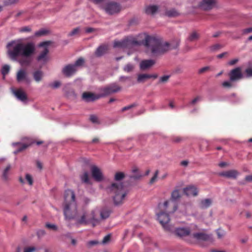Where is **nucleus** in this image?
Returning a JSON list of instances; mask_svg holds the SVG:
<instances>
[{"mask_svg": "<svg viewBox=\"0 0 252 252\" xmlns=\"http://www.w3.org/2000/svg\"><path fill=\"white\" fill-rule=\"evenodd\" d=\"M179 44L180 40L178 39L171 43H169L167 42H163L160 39L155 36L148 35L145 36V39L142 42L131 37H127L122 41H115L114 43V47L130 48L134 46L143 44L153 56H157L164 54L169 50L177 48Z\"/></svg>", "mask_w": 252, "mask_h": 252, "instance_id": "nucleus-1", "label": "nucleus"}, {"mask_svg": "<svg viewBox=\"0 0 252 252\" xmlns=\"http://www.w3.org/2000/svg\"><path fill=\"white\" fill-rule=\"evenodd\" d=\"M64 198L63 214L66 220H76V225L91 223L93 227L99 223V220L96 218L95 211H92L89 214L85 213L80 219H78V213L75 201V195L72 190H66Z\"/></svg>", "mask_w": 252, "mask_h": 252, "instance_id": "nucleus-2", "label": "nucleus"}, {"mask_svg": "<svg viewBox=\"0 0 252 252\" xmlns=\"http://www.w3.org/2000/svg\"><path fill=\"white\" fill-rule=\"evenodd\" d=\"M8 54L11 60L17 61L18 57H22L19 63L21 65L28 66L31 63L30 57L34 54L35 47L32 42L23 43L12 41L7 44Z\"/></svg>", "mask_w": 252, "mask_h": 252, "instance_id": "nucleus-3", "label": "nucleus"}, {"mask_svg": "<svg viewBox=\"0 0 252 252\" xmlns=\"http://www.w3.org/2000/svg\"><path fill=\"white\" fill-rule=\"evenodd\" d=\"M108 193L112 195L114 203L116 205L122 204L127 193L122 183H113L106 188Z\"/></svg>", "mask_w": 252, "mask_h": 252, "instance_id": "nucleus-4", "label": "nucleus"}, {"mask_svg": "<svg viewBox=\"0 0 252 252\" xmlns=\"http://www.w3.org/2000/svg\"><path fill=\"white\" fill-rule=\"evenodd\" d=\"M105 12L110 15L119 13L121 10V5L119 3L110 1L106 3L103 6Z\"/></svg>", "mask_w": 252, "mask_h": 252, "instance_id": "nucleus-5", "label": "nucleus"}, {"mask_svg": "<svg viewBox=\"0 0 252 252\" xmlns=\"http://www.w3.org/2000/svg\"><path fill=\"white\" fill-rule=\"evenodd\" d=\"M122 90L121 86L116 83L111 84L101 89V94L104 97L109 94L117 93Z\"/></svg>", "mask_w": 252, "mask_h": 252, "instance_id": "nucleus-6", "label": "nucleus"}, {"mask_svg": "<svg viewBox=\"0 0 252 252\" xmlns=\"http://www.w3.org/2000/svg\"><path fill=\"white\" fill-rule=\"evenodd\" d=\"M228 75L230 81L231 82L237 81L244 78L241 68L240 67L232 69L229 73Z\"/></svg>", "mask_w": 252, "mask_h": 252, "instance_id": "nucleus-7", "label": "nucleus"}, {"mask_svg": "<svg viewBox=\"0 0 252 252\" xmlns=\"http://www.w3.org/2000/svg\"><path fill=\"white\" fill-rule=\"evenodd\" d=\"M169 214L167 212H161L157 214L158 220L163 227L166 229L169 230V227L168 224L170 220Z\"/></svg>", "mask_w": 252, "mask_h": 252, "instance_id": "nucleus-8", "label": "nucleus"}, {"mask_svg": "<svg viewBox=\"0 0 252 252\" xmlns=\"http://www.w3.org/2000/svg\"><path fill=\"white\" fill-rule=\"evenodd\" d=\"M163 209L168 214L173 213L177 209V203L173 200H169L164 202Z\"/></svg>", "mask_w": 252, "mask_h": 252, "instance_id": "nucleus-9", "label": "nucleus"}, {"mask_svg": "<svg viewBox=\"0 0 252 252\" xmlns=\"http://www.w3.org/2000/svg\"><path fill=\"white\" fill-rule=\"evenodd\" d=\"M50 41H45L40 43L39 45V47H44L43 50L41 52L39 56L37 57L38 61H45L47 59L46 56L49 52L48 46L50 44Z\"/></svg>", "mask_w": 252, "mask_h": 252, "instance_id": "nucleus-10", "label": "nucleus"}, {"mask_svg": "<svg viewBox=\"0 0 252 252\" xmlns=\"http://www.w3.org/2000/svg\"><path fill=\"white\" fill-rule=\"evenodd\" d=\"M16 80L18 82L24 81L29 84L31 82V79L28 76V73L24 69H20L16 74Z\"/></svg>", "mask_w": 252, "mask_h": 252, "instance_id": "nucleus-11", "label": "nucleus"}, {"mask_svg": "<svg viewBox=\"0 0 252 252\" xmlns=\"http://www.w3.org/2000/svg\"><path fill=\"white\" fill-rule=\"evenodd\" d=\"M92 175L94 179L98 182L103 180V175L100 169L95 165H93L91 167Z\"/></svg>", "mask_w": 252, "mask_h": 252, "instance_id": "nucleus-12", "label": "nucleus"}, {"mask_svg": "<svg viewBox=\"0 0 252 252\" xmlns=\"http://www.w3.org/2000/svg\"><path fill=\"white\" fill-rule=\"evenodd\" d=\"M216 0H202L199 4V7L205 10H208L215 7Z\"/></svg>", "mask_w": 252, "mask_h": 252, "instance_id": "nucleus-13", "label": "nucleus"}, {"mask_svg": "<svg viewBox=\"0 0 252 252\" xmlns=\"http://www.w3.org/2000/svg\"><path fill=\"white\" fill-rule=\"evenodd\" d=\"M101 97H102L101 94H95L91 92H84L82 94L83 99L87 102L94 101Z\"/></svg>", "mask_w": 252, "mask_h": 252, "instance_id": "nucleus-14", "label": "nucleus"}, {"mask_svg": "<svg viewBox=\"0 0 252 252\" xmlns=\"http://www.w3.org/2000/svg\"><path fill=\"white\" fill-rule=\"evenodd\" d=\"M192 237L198 241H207L211 239V235L204 232L194 233Z\"/></svg>", "mask_w": 252, "mask_h": 252, "instance_id": "nucleus-15", "label": "nucleus"}, {"mask_svg": "<svg viewBox=\"0 0 252 252\" xmlns=\"http://www.w3.org/2000/svg\"><path fill=\"white\" fill-rule=\"evenodd\" d=\"M13 94L18 100L22 102H25L28 100V96L26 93L21 89L14 90Z\"/></svg>", "mask_w": 252, "mask_h": 252, "instance_id": "nucleus-16", "label": "nucleus"}, {"mask_svg": "<svg viewBox=\"0 0 252 252\" xmlns=\"http://www.w3.org/2000/svg\"><path fill=\"white\" fill-rule=\"evenodd\" d=\"M175 233L179 237H184L190 235V230L189 228L178 227L176 228Z\"/></svg>", "mask_w": 252, "mask_h": 252, "instance_id": "nucleus-17", "label": "nucleus"}, {"mask_svg": "<svg viewBox=\"0 0 252 252\" xmlns=\"http://www.w3.org/2000/svg\"><path fill=\"white\" fill-rule=\"evenodd\" d=\"M184 193L187 196H195L198 194V190L194 186H189L183 189Z\"/></svg>", "mask_w": 252, "mask_h": 252, "instance_id": "nucleus-18", "label": "nucleus"}, {"mask_svg": "<svg viewBox=\"0 0 252 252\" xmlns=\"http://www.w3.org/2000/svg\"><path fill=\"white\" fill-rule=\"evenodd\" d=\"M238 175L239 172L236 170H230L219 173V175L220 176L234 179H236Z\"/></svg>", "mask_w": 252, "mask_h": 252, "instance_id": "nucleus-19", "label": "nucleus"}, {"mask_svg": "<svg viewBox=\"0 0 252 252\" xmlns=\"http://www.w3.org/2000/svg\"><path fill=\"white\" fill-rule=\"evenodd\" d=\"M76 71L75 65L68 64L63 68L62 72L66 76L69 77L74 74Z\"/></svg>", "mask_w": 252, "mask_h": 252, "instance_id": "nucleus-20", "label": "nucleus"}, {"mask_svg": "<svg viewBox=\"0 0 252 252\" xmlns=\"http://www.w3.org/2000/svg\"><path fill=\"white\" fill-rule=\"evenodd\" d=\"M157 74H140L138 75L137 82L138 83H144L146 80L153 78L156 79L158 77Z\"/></svg>", "mask_w": 252, "mask_h": 252, "instance_id": "nucleus-21", "label": "nucleus"}, {"mask_svg": "<svg viewBox=\"0 0 252 252\" xmlns=\"http://www.w3.org/2000/svg\"><path fill=\"white\" fill-rule=\"evenodd\" d=\"M155 63V61L153 60H146L141 61L140 64V68L145 70L149 68Z\"/></svg>", "mask_w": 252, "mask_h": 252, "instance_id": "nucleus-22", "label": "nucleus"}, {"mask_svg": "<svg viewBox=\"0 0 252 252\" xmlns=\"http://www.w3.org/2000/svg\"><path fill=\"white\" fill-rule=\"evenodd\" d=\"M108 50V46L106 45H101L99 46L95 52V55L96 57H99L104 55Z\"/></svg>", "mask_w": 252, "mask_h": 252, "instance_id": "nucleus-23", "label": "nucleus"}, {"mask_svg": "<svg viewBox=\"0 0 252 252\" xmlns=\"http://www.w3.org/2000/svg\"><path fill=\"white\" fill-rule=\"evenodd\" d=\"M181 187H176L171 193V199L170 200L176 201L177 199H179L181 197Z\"/></svg>", "mask_w": 252, "mask_h": 252, "instance_id": "nucleus-24", "label": "nucleus"}, {"mask_svg": "<svg viewBox=\"0 0 252 252\" xmlns=\"http://www.w3.org/2000/svg\"><path fill=\"white\" fill-rule=\"evenodd\" d=\"M43 72L42 71L37 70L34 71L32 73V76L34 80L36 82H39L41 81L43 77Z\"/></svg>", "mask_w": 252, "mask_h": 252, "instance_id": "nucleus-25", "label": "nucleus"}, {"mask_svg": "<svg viewBox=\"0 0 252 252\" xmlns=\"http://www.w3.org/2000/svg\"><path fill=\"white\" fill-rule=\"evenodd\" d=\"M158 9V7L157 5H149L146 7L145 12L147 14L154 15L157 12Z\"/></svg>", "mask_w": 252, "mask_h": 252, "instance_id": "nucleus-26", "label": "nucleus"}, {"mask_svg": "<svg viewBox=\"0 0 252 252\" xmlns=\"http://www.w3.org/2000/svg\"><path fill=\"white\" fill-rule=\"evenodd\" d=\"M111 212L110 209L105 208H103L100 212L101 219L104 220L108 218L109 217Z\"/></svg>", "mask_w": 252, "mask_h": 252, "instance_id": "nucleus-27", "label": "nucleus"}, {"mask_svg": "<svg viewBox=\"0 0 252 252\" xmlns=\"http://www.w3.org/2000/svg\"><path fill=\"white\" fill-rule=\"evenodd\" d=\"M199 34L196 32L194 31L189 34L188 40L190 42H193L197 40L199 38Z\"/></svg>", "mask_w": 252, "mask_h": 252, "instance_id": "nucleus-28", "label": "nucleus"}, {"mask_svg": "<svg viewBox=\"0 0 252 252\" xmlns=\"http://www.w3.org/2000/svg\"><path fill=\"white\" fill-rule=\"evenodd\" d=\"M165 14L169 17H176L180 15L179 13L175 9L167 10L165 12Z\"/></svg>", "mask_w": 252, "mask_h": 252, "instance_id": "nucleus-29", "label": "nucleus"}, {"mask_svg": "<svg viewBox=\"0 0 252 252\" xmlns=\"http://www.w3.org/2000/svg\"><path fill=\"white\" fill-rule=\"evenodd\" d=\"M211 200L210 199H205L201 201L200 206L202 208H206L210 206Z\"/></svg>", "mask_w": 252, "mask_h": 252, "instance_id": "nucleus-30", "label": "nucleus"}, {"mask_svg": "<svg viewBox=\"0 0 252 252\" xmlns=\"http://www.w3.org/2000/svg\"><path fill=\"white\" fill-rule=\"evenodd\" d=\"M125 177V174L124 172H116L115 175L114 179L116 181H119L123 180Z\"/></svg>", "mask_w": 252, "mask_h": 252, "instance_id": "nucleus-31", "label": "nucleus"}, {"mask_svg": "<svg viewBox=\"0 0 252 252\" xmlns=\"http://www.w3.org/2000/svg\"><path fill=\"white\" fill-rule=\"evenodd\" d=\"M90 121L94 124H99L100 122L99 121L98 117L96 115L92 114L89 117Z\"/></svg>", "mask_w": 252, "mask_h": 252, "instance_id": "nucleus-32", "label": "nucleus"}, {"mask_svg": "<svg viewBox=\"0 0 252 252\" xmlns=\"http://www.w3.org/2000/svg\"><path fill=\"white\" fill-rule=\"evenodd\" d=\"M48 33V31L45 29H41L35 32L34 35L35 36H41L46 35Z\"/></svg>", "mask_w": 252, "mask_h": 252, "instance_id": "nucleus-33", "label": "nucleus"}, {"mask_svg": "<svg viewBox=\"0 0 252 252\" xmlns=\"http://www.w3.org/2000/svg\"><path fill=\"white\" fill-rule=\"evenodd\" d=\"M10 169V166L8 165L6 166V167L4 170L3 174H2V178L5 181H7L8 179V172L9 170Z\"/></svg>", "mask_w": 252, "mask_h": 252, "instance_id": "nucleus-34", "label": "nucleus"}, {"mask_svg": "<svg viewBox=\"0 0 252 252\" xmlns=\"http://www.w3.org/2000/svg\"><path fill=\"white\" fill-rule=\"evenodd\" d=\"M134 65L131 63H127L124 67V70L126 72H130L134 69Z\"/></svg>", "mask_w": 252, "mask_h": 252, "instance_id": "nucleus-35", "label": "nucleus"}, {"mask_svg": "<svg viewBox=\"0 0 252 252\" xmlns=\"http://www.w3.org/2000/svg\"><path fill=\"white\" fill-rule=\"evenodd\" d=\"M10 70V67L9 65L5 64L3 66L2 69H1V73L3 76L6 75L7 74L9 71Z\"/></svg>", "mask_w": 252, "mask_h": 252, "instance_id": "nucleus-36", "label": "nucleus"}, {"mask_svg": "<svg viewBox=\"0 0 252 252\" xmlns=\"http://www.w3.org/2000/svg\"><path fill=\"white\" fill-rule=\"evenodd\" d=\"M81 180L82 181L88 184L89 183V175L88 172H85L81 176Z\"/></svg>", "mask_w": 252, "mask_h": 252, "instance_id": "nucleus-37", "label": "nucleus"}, {"mask_svg": "<svg viewBox=\"0 0 252 252\" xmlns=\"http://www.w3.org/2000/svg\"><path fill=\"white\" fill-rule=\"evenodd\" d=\"M80 29L79 27L74 29L68 34V36H72L78 34L80 32Z\"/></svg>", "mask_w": 252, "mask_h": 252, "instance_id": "nucleus-38", "label": "nucleus"}, {"mask_svg": "<svg viewBox=\"0 0 252 252\" xmlns=\"http://www.w3.org/2000/svg\"><path fill=\"white\" fill-rule=\"evenodd\" d=\"M158 173H159V171L158 170H156L155 174H154V176L151 179L150 181V184H154L157 180V179L158 178Z\"/></svg>", "mask_w": 252, "mask_h": 252, "instance_id": "nucleus-39", "label": "nucleus"}, {"mask_svg": "<svg viewBox=\"0 0 252 252\" xmlns=\"http://www.w3.org/2000/svg\"><path fill=\"white\" fill-rule=\"evenodd\" d=\"M245 74L246 77H252V67H249L246 69Z\"/></svg>", "mask_w": 252, "mask_h": 252, "instance_id": "nucleus-40", "label": "nucleus"}, {"mask_svg": "<svg viewBox=\"0 0 252 252\" xmlns=\"http://www.w3.org/2000/svg\"><path fill=\"white\" fill-rule=\"evenodd\" d=\"M84 63V60L82 58H79L75 63L73 65H75V68H76V66L82 65Z\"/></svg>", "mask_w": 252, "mask_h": 252, "instance_id": "nucleus-41", "label": "nucleus"}, {"mask_svg": "<svg viewBox=\"0 0 252 252\" xmlns=\"http://www.w3.org/2000/svg\"><path fill=\"white\" fill-rule=\"evenodd\" d=\"M29 145L26 144H22L20 147L18 148V149L16 150V151L15 152V153H18L19 152H22V151L25 150L26 148H27L29 147Z\"/></svg>", "mask_w": 252, "mask_h": 252, "instance_id": "nucleus-42", "label": "nucleus"}, {"mask_svg": "<svg viewBox=\"0 0 252 252\" xmlns=\"http://www.w3.org/2000/svg\"><path fill=\"white\" fill-rule=\"evenodd\" d=\"M37 250V248L35 247H28L25 248L24 252H34Z\"/></svg>", "mask_w": 252, "mask_h": 252, "instance_id": "nucleus-43", "label": "nucleus"}, {"mask_svg": "<svg viewBox=\"0 0 252 252\" xmlns=\"http://www.w3.org/2000/svg\"><path fill=\"white\" fill-rule=\"evenodd\" d=\"M49 86L50 87L53 89H56L59 88L61 86V83L58 81H56L50 84Z\"/></svg>", "mask_w": 252, "mask_h": 252, "instance_id": "nucleus-44", "label": "nucleus"}, {"mask_svg": "<svg viewBox=\"0 0 252 252\" xmlns=\"http://www.w3.org/2000/svg\"><path fill=\"white\" fill-rule=\"evenodd\" d=\"M222 47L221 45L219 44H216L210 47V50L212 51H215Z\"/></svg>", "mask_w": 252, "mask_h": 252, "instance_id": "nucleus-45", "label": "nucleus"}, {"mask_svg": "<svg viewBox=\"0 0 252 252\" xmlns=\"http://www.w3.org/2000/svg\"><path fill=\"white\" fill-rule=\"evenodd\" d=\"M26 179L28 181V182L30 185L31 186L33 184L32 178L30 174H27L26 175Z\"/></svg>", "mask_w": 252, "mask_h": 252, "instance_id": "nucleus-46", "label": "nucleus"}, {"mask_svg": "<svg viewBox=\"0 0 252 252\" xmlns=\"http://www.w3.org/2000/svg\"><path fill=\"white\" fill-rule=\"evenodd\" d=\"M45 226L47 228L54 230H57L58 229L57 226L53 224L46 223Z\"/></svg>", "mask_w": 252, "mask_h": 252, "instance_id": "nucleus-47", "label": "nucleus"}, {"mask_svg": "<svg viewBox=\"0 0 252 252\" xmlns=\"http://www.w3.org/2000/svg\"><path fill=\"white\" fill-rule=\"evenodd\" d=\"M134 174V175H131L129 176L130 179L134 180H138L142 177V175L139 173Z\"/></svg>", "mask_w": 252, "mask_h": 252, "instance_id": "nucleus-48", "label": "nucleus"}, {"mask_svg": "<svg viewBox=\"0 0 252 252\" xmlns=\"http://www.w3.org/2000/svg\"><path fill=\"white\" fill-rule=\"evenodd\" d=\"M222 86L224 88H230L232 87V84L229 81H224L222 83Z\"/></svg>", "mask_w": 252, "mask_h": 252, "instance_id": "nucleus-49", "label": "nucleus"}, {"mask_svg": "<svg viewBox=\"0 0 252 252\" xmlns=\"http://www.w3.org/2000/svg\"><path fill=\"white\" fill-rule=\"evenodd\" d=\"M217 234L218 238L220 239L224 236L225 232L224 231H221L220 229H218L217 231Z\"/></svg>", "mask_w": 252, "mask_h": 252, "instance_id": "nucleus-50", "label": "nucleus"}, {"mask_svg": "<svg viewBox=\"0 0 252 252\" xmlns=\"http://www.w3.org/2000/svg\"><path fill=\"white\" fill-rule=\"evenodd\" d=\"M170 77L169 75H165L160 77L159 79V82L164 83L167 82Z\"/></svg>", "mask_w": 252, "mask_h": 252, "instance_id": "nucleus-51", "label": "nucleus"}, {"mask_svg": "<svg viewBox=\"0 0 252 252\" xmlns=\"http://www.w3.org/2000/svg\"><path fill=\"white\" fill-rule=\"evenodd\" d=\"M110 237H111V236L110 234H108L106 236H105L103 239V240L102 241V243L103 244H106L107 243V242H108L110 240Z\"/></svg>", "mask_w": 252, "mask_h": 252, "instance_id": "nucleus-52", "label": "nucleus"}, {"mask_svg": "<svg viewBox=\"0 0 252 252\" xmlns=\"http://www.w3.org/2000/svg\"><path fill=\"white\" fill-rule=\"evenodd\" d=\"M136 105L135 104H132L130 105L125 106L124 108H123L122 110L123 112L125 111L126 110H128L130 109V108L135 106Z\"/></svg>", "mask_w": 252, "mask_h": 252, "instance_id": "nucleus-53", "label": "nucleus"}, {"mask_svg": "<svg viewBox=\"0 0 252 252\" xmlns=\"http://www.w3.org/2000/svg\"><path fill=\"white\" fill-rule=\"evenodd\" d=\"M209 69V67L208 66H205V67H202V68H200V69H199L198 73H199V74L203 73L205 72L208 70Z\"/></svg>", "mask_w": 252, "mask_h": 252, "instance_id": "nucleus-54", "label": "nucleus"}, {"mask_svg": "<svg viewBox=\"0 0 252 252\" xmlns=\"http://www.w3.org/2000/svg\"><path fill=\"white\" fill-rule=\"evenodd\" d=\"M238 62V60L237 59H235L230 61L228 63L230 65H233L236 64Z\"/></svg>", "mask_w": 252, "mask_h": 252, "instance_id": "nucleus-55", "label": "nucleus"}, {"mask_svg": "<svg viewBox=\"0 0 252 252\" xmlns=\"http://www.w3.org/2000/svg\"><path fill=\"white\" fill-rule=\"evenodd\" d=\"M95 29L93 28L89 27L85 29V31L87 33H91L95 31Z\"/></svg>", "mask_w": 252, "mask_h": 252, "instance_id": "nucleus-56", "label": "nucleus"}, {"mask_svg": "<svg viewBox=\"0 0 252 252\" xmlns=\"http://www.w3.org/2000/svg\"><path fill=\"white\" fill-rule=\"evenodd\" d=\"M91 2H93L95 4H100L102 3L105 0H89Z\"/></svg>", "mask_w": 252, "mask_h": 252, "instance_id": "nucleus-57", "label": "nucleus"}, {"mask_svg": "<svg viewBox=\"0 0 252 252\" xmlns=\"http://www.w3.org/2000/svg\"><path fill=\"white\" fill-rule=\"evenodd\" d=\"M201 99L200 96H197L194 98L190 102V104L194 105L197 101H199Z\"/></svg>", "mask_w": 252, "mask_h": 252, "instance_id": "nucleus-58", "label": "nucleus"}, {"mask_svg": "<svg viewBox=\"0 0 252 252\" xmlns=\"http://www.w3.org/2000/svg\"><path fill=\"white\" fill-rule=\"evenodd\" d=\"M251 32H252V28L245 29L243 30V32L244 34L250 33Z\"/></svg>", "mask_w": 252, "mask_h": 252, "instance_id": "nucleus-59", "label": "nucleus"}, {"mask_svg": "<svg viewBox=\"0 0 252 252\" xmlns=\"http://www.w3.org/2000/svg\"><path fill=\"white\" fill-rule=\"evenodd\" d=\"M31 29L28 27H25L21 29V31L22 32H30Z\"/></svg>", "mask_w": 252, "mask_h": 252, "instance_id": "nucleus-60", "label": "nucleus"}, {"mask_svg": "<svg viewBox=\"0 0 252 252\" xmlns=\"http://www.w3.org/2000/svg\"><path fill=\"white\" fill-rule=\"evenodd\" d=\"M45 234H46V232H45V230H39L37 232V235L39 236H44V235H45Z\"/></svg>", "mask_w": 252, "mask_h": 252, "instance_id": "nucleus-61", "label": "nucleus"}, {"mask_svg": "<svg viewBox=\"0 0 252 252\" xmlns=\"http://www.w3.org/2000/svg\"><path fill=\"white\" fill-rule=\"evenodd\" d=\"M245 180L248 182H252V175H248L246 176Z\"/></svg>", "mask_w": 252, "mask_h": 252, "instance_id": "nucleus-62", "label": "nucleus"}, {"mask_svg": "<svg viewBox=\"0 0 252 252\" xmlns=\"http://www.w3.org/2000/svg\"><path fill=\"white\" fill-rule=\"evenodd\" d=\"M204 145H206V148H208V142L207 141H206V140H203L202 142H201V147H202L204 146Z\"/></svg>", "mask_w": 252, "mask_h": 252, "instance_id": "nucleus-63", "label": "nucleus"}, {"mask_svg": "<svg viewBox=\"0 0 252 252\" xmlns=\"http://www.w3.org/2000/svg\"><path fill=\"white\" fill-rule=\"evenodd\" d=\"M132 172L133 173H136V174L139 173L138 168L136 166L133 167L132 168Z\"/></svg>", "mask_w": 252, "mask_h": 252, "instance_id": "nucleus-64", "label": "nucleus"}]
</instances>
